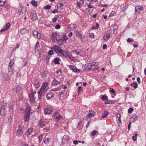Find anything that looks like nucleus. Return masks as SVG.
Instances as JSON below:
<instances>
[{
  "label": "nucleus",
  "mask_w": 146,
  "mask_h": 146,
  "mask_svg": "<svg viewBox=\"0 0 146 146\" xmlns=\"http://www.w3.org/2000/svg\"><path fill=\"white\" fill-rule=\"evenodd\" d=\"M51 49L53 50L57 54L62 56H66V55L64 53V50L62 49L59 45H54L51 48Z\"/></svg>",
  "instance_id": "nucleus-1"
},
{
  "label": "nucleus",
  "mask_w": 146,
  "mask_h": 146,
  "mask_svg": "<svg viewBox=\"0 0 146 146\" xmlns=\"http://www.w3.org/2000/svg\"><path fill=\"white\" fill-rule=\"evenodd\" d=\"M68 38L66 35H63L62 38L58 40L57 41V43L59 45H62L67 40Z\"/></svg>",
  "instance_id": "nucleus-2"
},
{
  "label": "nucleus",
  "mask_w": 146,
  "mask_h": 146,
  "mask_svg": "<svg viewBox=\"0 0 146 146\" xmlns=\"http://www.w3.org/2000/svg\"><path fill=\"white\" fill-rule=\"evenodd\" d=\"M26 8L23 7H21L18 10V12L20 15H21L25 14Z\"/></svg>",
  "instance_id": "nucleus-3"
},
{
  "label": "nucleus",
  "mask_w": 146,
  "mask_h": 146,
  "mask_svg": "<svg viewBox=\"0 0 146 146\" xmlns=\"http://www.w3.org/2000/svg\"><path fill=\"white\" fill-rule=\"evenodd\" d=\"M91 63L86 64L84 66L82 67L83 69L88 71L91 70Z\"/></svg>",
  "instance_id": "nucleus-4"
},
{
  "label": "nucleus",
  "mask_w": 146,
  "mask_h": 146,
  "mask_svg": "<svg viewBox=\"0 0 146 146\" xmlns=\"http://www.w3.org/2000/svg\"><path fill=\"white\" fill-rule=\"evenodd\" d=\"M38 98L39 100H40L45 94V90L40 89V91L38 92Z\"/></svg>",
  "instance_id": "nucleus-5"
},
{
  "label": "nucleus",
  "mask_w": 146,
  "mask_h": 146,
  "mask_svg": "<svg viewBox=\"0 0 146 146\" xmlns=\"http://www.w3.org/2000/svg\"><path fill=\"white\" fill-rule=\"evenodd\" d=\"M36 93V91H34V94H31L29 95V98L30 101L31 103H34L35 101V99L34 96V95Z\"/></svg>",
  "instance_id": "nucleus-6"
},
{
  "label": "nucleus",
  "mask_w": 146,
  "mask_h": 146,
  "mask_svg": "<svg viewBox=\"0 0 146 146\" xmlns=\"http://www.w3.org/2000/svg\"><path fill=\"white\" fill-rule=\"evenodd\" d=\"M94 9V7L93 6H91L90 4L88 5V8H87L85 9V11L86 12L89 13H91L93 11Z\"/></svg>",
  "instance_id": "nucleus-7"
},
{
  "label": "nucleus",
  "mask_w": 146,
  "mask_h": 146,
  "mask_svg": "<svg viewBox=\"0 0 146 146\" xmlns=\"http://www.w3.org/2000/svg\"><path fill=\"white\" fill-rule=\"evenodd\" d=\"M30 17L31 20L32 21H35L37 18L36 12L33 11V12L31 13L30 15Z\"/></svg>",
  "instance_id": "nucleus-8"
},
{
  "label": "nucleus",
  "mask_w": 146,
  "mask_h": 146,
  "mask_svg": "<svg viewBox=\"0 0 146 146\" xmlns=\"http://www.w3.org/2000/svg\"><path fill=\"white\" fill-rule=\"evenodd\" d=\"M26 114L25 116V120L27 122L29 119L31 110L29 109L28 111H26Z\"/></svg>",
  "instance_id": "nucleus-9"
},
{
  "label": "nucleus",
  "mask_w": 146,
  "mask_h": 146,
  "mask_svg": "<svg viewBox=\"0 0 146 146\" xmlns=\"http://www.w3.org/2000/svg\"><path fill=\"white\" fill-rule=\"evenodd\" d=\"M69 67L70 69L72 70L74 72H78L80 71L79 69H77L76 67L71 65L69 66Z\"/></svg>",
  "instance_id": "nucleus-10"
},
{
  "label": "nucleus",
  "mask_w": 146,
  "mask_h": 146,
  "mask_svg": "<svg viewBox=\"0 0 146 146\" xmlns=\"http://www.w3.org/2000/svg\"><path fill=\"white\" fill-rule=\"evenodd\" d=\"M8 74L9 75H12L15 73V71L13 70L12 66H8Z\"/></svg>",
  "instance_id": "nucleus-11"
},
{
  "label": "nucleus",
  "mask_w": 146,
  "mask_h": 146,
  "mask_svg": "<svg viewBox=\"0 0 146 146\" xmlns=\"http://www.w3.org/2000/svg\"><path fill=\"white\" fill-rule=\"evenodd\" d=\"M44 114H50L52 112V109L50 108H48L44 109Z\"/></svg>",
  "instance_id": "nucleus-12"
},
{
  "label": "nucleus",
  "mask_w": 146,
  "mask_h": 146,
  "mask_svg": "<svg viewBox=\"0 0 146 146\" xmlns=\"http://www.w3.org/2000/svg\"><path fill=\"white\" fill-rule=\"evenodd\" d=\"M97 64L96 62L92 63L91 70H93L95 69L97 70L98 69V67Z\"/></svg>",
  "instance_id": "nucleus-13"
},
{
  "label": "nucleus",
  "mask_w": 146,
  "mask_h": 146,
  "mask_svg": "<svg viewBox=\"0 0 146 146\" xmlns=\"http://www.w3.org/2000/svg\"><path fill=\"white\" fill-rule=\"evenodd\" d=\"M6 114V111L5 110L4 108H3V107H1V108L0 111V115L2 117L4 116Z\"/></svg>",
  "instance_id": "nucleus-14"
},
{
  "label": "nucleus",
  "mask_w": 146,
  "mask_h": 146,
  "mask_svg": "<svg viewBox=\"0 0 146 146\" xmlns=\"http://www.w3.org/2000/svg\"><path fill=\"white\" fill-rule=\"evenodd\" d=\"M33 36L35 37H37V38H39L40 37V33L36 30L34 31L33 32Z\"/></svg>",
  "instance_id": "nucleus-15"
},
{
  "label": "nucleus",
  "mask_w": 146,
  "mask_h": 146,
  "mask_svg": "<svg viewBox=\"0 0 146 146\" xmlns=\"http://www.w3.org/2000/svg\"><path fill=\"white\" fill-rule=\"evenodd\" d=\"M69 137L67 135H65L63 137L62 141L63 143H67L68 141Z\"/></svg>",
  "instance_id": "nucleus-16"
},
{
  "label": "nucleus",
  "mask_w": 146,
  "mask_h": 146,
  "mask_svg": "<svg viewBox=\"0 0 146 146\" xmlns=\"http://www.w3.org/2000/svg\"><path fill=\"white\" fill-rule=\"evenodd\" d=\"M94 112L90 111H89L88 114L86 115V117L88 118H90V117L94 116Z\"/></svg>",
  "instance_id": "nucleus-17"
},
{
  "label": "nucleus",
  "mask_w": 146,
  "mask_h": 146,
  "mask_svg": "<svg viewBox=\"0 0 146 146\" xmlns=\"http://www.w3.org/2000/svg\"><path fill=\"white\" fill-rule=\"evenodd\" d=\"M110 36V33H107L106 34L104 35L103 38L105 40H108Z\"/></svg>",
  "instance_id": "nucleus-18"
},
{
  "label": "nucleus",
  "mask_w": 146,
  "mask_h": 146,
  "mask_svg": "<svg viewBox=\"0 0 146 146\" xmlns=\"http://www.w3.org/2000/svg\"><path fill=\"white\" fill-rule=\"evenodd\" d=\"M54 96V94L52 93H48L46 95V98L48 100H49L52 98Z\"/></svg>",
  "instance_id": "nucleus-19"
},
{
  "label": "nucleus",
  "mask_w": 146,
  "mask_h": 146,
  "mask_svg": "<svg viewBox=\"0 0 146 146\" xmlns=\"http://www.w3.org/2000/svg\"><path fill=\"white\" fill-rule=\"evenodd\" d=\"M51 39L54 42H55L57 41L56 35L54 33L52 34L51 36Z\"/></svg>",
  "instance_id": "nucleus-20"
},
{
  "label": "nucleus",
  "mask_w": 146,
  "mask_h": 146,
  "mask_svg": "<svg viewBox=\"0 0 146 146\" xmlns=\"http://www.w3.org/2000/svg\"><path fill=\"white\" fill-rule=\"evenodd\" d=\"M48 83L46 82L44 83L42 85L40 88V89L45 90L46 89V87L47 86Z\"/></svg>",
  "instance_id": "nucleus-21"
},
{
  "label": "nucleus",
  "mask_w": 146,
  "mask_h": 146,
  "mask_svg": "<svg viewBox=\"0 0 146 146\" xmlns=\"http://www.w3.org/2000/svg\"><path fill=\"white\" fill-rule=\"evenodd\" d=\"M39 42H37L36 43L35 49L36 50H37V52L39 53L40 51V47L39 46Z\"/></svg>",
  "instance_id": "nucleus-22"
},
{
  "label": "nucleus",
  "mask_w": 146,
  "mask_h": 146,
  "mask_svg": "<svg viewBox=\"0 0 146 146\" xmlns=\"http://www.w3.org/2000/svg\"><path fill=\"white\" fill-rule=\"evenodd\" d=\"M53 61L56 64H59L60 60L59 58H56L54 59Z\"/></svg>",
  "instance_id": "nucleus-23"
},
{
  "label": "nucleus",
  "mask_w": 146,
  "mask_h": 146,
  "mask_svg": "<svg viewBox=\"0 0 146 146\" xmlns=\"http://www.w3.org/2000/svg\"><path fill=\"white\" fill-rule=\"evenodd\" d=\"M60 83V82L57 81L55 78H54V80L52 82V84L53 86L57 85V84H59Z\"/></svg>",
  "instance_id": "nucleus-24"
},
{
  "label": "nucleus",
  "mask_w": 146,
  "mask_h": 146,
  "mask_svg": "<svg viewBox=\"0 0 146 146\" xmlns=\"http://www.w3.org/2000/svg\"><path fill=\"white\" fill-rule=\"evenodd\" d=\"M64 53L66 55H66L70 59H71L72 58V56L69 53V52L67 51L66 50H64Z\"/></svg>",
  "instance_id": "nucleus-25"
},
{
  "label": "nucleus",
  "mask_w": 146,
  "mask_h": 146,
  "mask_svg": "<svg viewBox=\"0 0 146 146\" xmlns=\"http://www.w3.org/2000/svg\"><path fill=\"white\" fill-rule=\"evenodd\" d=\"M109 114V112L106 111H104L102 115V118L104 119L107 117Z\"/></svg>",
  "instance_id": "nucleus-26"
},
{
  "label": "nucleus",
  "mask_w": 146,
  "mask_h": 146,
  "mask_svg": "<svg viewBox=\"0 0 146 146\" xmlns=\"http://www.w3.org/2000/svg\"><path fill=\"white\" fill-rule=\"evenodd\" d=\"M75 25L74 24H71L68 25V28L70 29H75Z\"/></svg>",
  "instance_id": "nucleus-27"
},
{
  "label": "nucleus",
  "mask_w": 146,
  "mask_h": 146,
  "mask_svg": "<svg viewBox=\"0 0 146 146\" xmlns=\"http://www.w3.org/2000/svg\"><path fill=\"white\" fill-rule=\"evenodd\" d=\"M83 0H80L79 2H78L77 5L79 8L80 7V6H82L84 4Z\"/></svg>",
  "instance_id": "nucleus-28"
},
{
  "label": "nucleus",
  "mask_w": 146,
  "mask_h": 146,
  "mask_svg": "<svg viewBox=\"0 0 146 146\" xmlns=\"http://www.w3.org/2000/svg\"><path fill=\"white\" fill-rule=\"evenodd\" d=\"M74 33L76 36L78 38H80L82 36L80 33V31L78 30L75 31Z\"/></svg>",
  "instance_id": "nucleus-29"
},
{
  "label": "nucleus",
  "mask_w": 146,
  "mask_h": 146,
  "mask_svg": "<svg viewBox=\"0 0 146 146\" xmlns=\"http://www.w3.org/2000/svg\"><path fill=\"white\" fill-rule=\"evenodd\" d=\"M138 119V117L137 116H133L130 119L131 121L132 122H134Z\"/></svg>",
  "instance_id": "nucleus-30"
},
{
  "label": "nucleus",
  "mask_w": 146,
  "mask_h": 146,
  "mask_svg": "<svg viewBox=\"0 0 146 146\" xmlns=\"http://www.w3.org/2000/svg\"><path fill=\"white\" fill-rule=\"evenodd\" d=\"M58 113L56 112L54 114V115L56 116V118L58 120H59L62 117V116L60 115H58Z\"/></svg>",
  "instance_id": "nucleus-31"
},
{
  "label": "nucleus",
  "mask_w": 146,
  "mask_h": 146,
  "mask_svg": "<svg viewBox=\"0 0 146 146\" xmlns=\"http://www.w3.org/2000/svg\"><path fill=\"white\" fill-rule=\"evenodd\" d=\"M31 3L33 6L35 7H37V2L35 1H32L31 2Z\"/></svg>",
  "instance_id": "nucleus-32"
},
{
  "label": "nucleus",
  "mask_w": 146,
  "mask_h": 146,
  "mask_svg": "<svg viewBox=\"0 0 146 146\" xmlns=\"http://www.w3.org/2000/svg\"><path fill=\"white\" fill-rule=\"evenodd\" d=\"M33 131V129L31 128H29L26 132V134L27 135H30Z\"/></svg>",
  "instance_id": "nucleus-33"
},
{
  "label": "nucleus",
  "mask_w": 146,
  "mask_h": 146,
  "mask_svg": "<svg viewBox=\"0 0 146 146\" xmlns=\"http://www.w3.org/2000/svg\"><path fill=\"white\" fill-rule=\"evenodd\" d=\"M121 115L119 113H118L117 115L116 119L118 120L119 123H121Z\"/></svg>",
  "instance_id": "nucleus-34"
},
{
  "label": "nucleus",
  "mask_w": 146,
  "mask_h": 146,
  "mask_svg": "<svg viewBox=\"0 0 146 146\" xmlns=\"http://www.w3.org/2000/svg\"><path fill=\"white\" fill-rule=\"evenodd\" d=\"M130 85L132 87H133L135 89H136L137 87V84L136 82H134L133 84H131Z\"/></svg>",
  "instance_id": "nucleus-35"
},
{
  "label": "nucleus",
  "mask_w": 146,
  "mask_h": 146,
  "mask_svg": "<svg viewBox=\"0 0 146 146\" xmlns=\"http://www.w3.org/2000/svg\"><path fill=\"white\" fill-rule=\"evenodd\" d=\"M20 126H19V129L17 130V132L19 135H21L22 134L23 132L22 131V129H20Z\"/></svg>",
  "instance_id": "nucleus-36"
},
{
  "label": "nucleus",
  "mask_w": 146,
  "mask_h": 146,
  "mask_svg": "<svg viewBox=\"0 0 146 146\" xmlns=\"http://www.w3.org/2000/svg\"><path fill=\"white\" fill-rule=\"evenodd\" d=\"M5 0H0V6H3L5 3Z\"/></svg>",
  "instance_id": "nucleus-37"
},
{
  "label": "nucleus",
  "mask_w": 146,
  "mask_h": 146,
  "mask_svg": "<svg viewBox=\"0 0 146 146\" xmlns=\"http://www.w3.org/2000/svg\"><path fill=\"white\" fill-rule=\"evenodd\" d=\"M99 25L98 23H96V27L93 26L92 27L91 29L92 30L98 28Z\"/></svg>",
  "instance_id": "nucleus-38"
},
{
  "label": "nucleus",
  "mask_w": 146,
  "mask_h": 146,
  "mask_svg": "<svg viewBox=\"0 0 146 146\" xmlns=\"http://www.w3.org/2000/svg\"><path fill=\"white\" fill-rule=\"evenodd\" d=\"M137 133H135V134L134 136H132V138L133 141H135L137 140Z\"/></svg>",
  "instance_id": "nucleus-39"
},
{
  "label": "nucleus",
  "mask_w": 146,
  "mask_h": 146,
  "mask_svg": "<svg viewBox=\"0 0 146 146\" xmlns=\"http://www.w3.org/2000/svg\"><path fill=\"white\" fill-rule=\"evenodd\" d=\"M101 99L103 100H107L108 99V97L106 95H104L102 97Z\"/></svg>",
  "instance_id": "nucleus-40"
},
{
  "label": "nucleus",
  "mask_w": 146,
  "mask_h": 146,
  "mask_svg": "<svg viewBox=\"0 0 146 146\" xmlns=\"http://www.w3.org/2000/svg\"><path fill=\"white\" fill-rule=\"evenodd\" d=\"M22 88V87L20 86H17L16 87V92L19 91Z\"/></svg>",
  "instance_id": "nucleus-41"
},
{
  "label": "nucleus",
  "mask_w": 146,
  "mask_h": 146,
  "mask_svg": "<svg viewBox=\"0 0 146 146\" xmlns=\"http://www.w3.org/2000/svg\"><path fill=\"white\" fill-rule=\"evenodd\" d=\"M51 6L49 5H47L46 6H44V9H49L51 8Z\"/></svg>",
  "instance_id": "nucleus-42"
},
{
  "label": "nucleus",
  "mask_w": 146,
  "mask_h": 146,
  "mask_svg": "<svg viewBox=\"0 0 146 146\" xmlns=\"http://www.w3.org/2000/svg\"><path fill=\"white\" fill-rule=\"evenodd\" d=\"M14 62L13 59L12 60H10L8 66H12L13 65Z\"/></svg>",
  "instance_id": "nucleus-43"
},
{
  "label": "nucleus",
  "mask_w": 146,
  "mask_h": 146,
  "mask_svg": "<svg viewBox=\"0 0 146 146\" xmlns=\"http://www.w3.org/2000/svg\"><path fill=\"white\" fill-rule=\"evenodd\" d=\"M49 139L48 138L46 139L44 141V143L46 144H48L49 142Z\"/></svg>",
  "instance_id": "nucleus-44"
},
{
  "label": "nucleus",
  "mask_w": 146,
  "mask_h": 146,
  "mask_svg": "<svg viewBox=\"0 0 146 146\" xmlns=\"http://www.w3.org/2000/svg\"><path fill=\"white\" fill-rule=\"evenodd\" d=\"M1 106H2V107H3V108H4L3 107L4 106H6V103L5 102H4V101H3L1 102Z\"/></svg>",
  "instance_id": "nucleus-45"
},
{
  "label": "nucleus",
  "mask_w": 146,
  "mask_h": 146,
  "mask_svg": "<svg viewBox=\"0 0 146 146\" xmlns=\"http://www.w3.org/2000/svg\"><path fill=\"white\" fill-rule=\"evenodd\" d=\"M110 92L112 94H115V92L114 90L113 89L111 88H110Z\"/></svg>",
  "instance_id": "nucleus-46"
},
{
  "label": "nucleus",
  "mask_w": 146,
  "mask_h": 146,
  "mask_svg": "<svg viewBox=\"0 0 146 146\" xmlns=\"http://www.w3.org/2000/svg\"><path fill=\"white\" fill-rule=\"evenodd\" d=\"M97 133V131L96 130H94L91 133V135L92 136H95Z\"/></svg>",
  "instance_id": "nucleus-47"
},
{
  "label": "nucleus",
  "mask_w": 146,
  "mask_h": 146,
  "mask_svg": "<svg viewBox=\"0 0 146 146\" xmlns=\"http://www.w3.org/2000/svg\"><path fill=\"white\" fill-rule=\"evenodd\" d=\"M10 26V23H8L6 24L5 26V27L4 28H5V29H6V30H7L9 28V27Z\"/></svg>",
  "instance_id": "nucleus-48"
},
{
  "label": "nucleus",
  "mask_w": 146,
  "mask_h": 146,
  "mask_svg": "<svg viewBox=\"0 0 146 146\" xmlns=\"http://www.w3.org/2000/svg\"><path fill=\"white\" fill-rule=\"evenodd\" d=\"M42 136H43V135H40L38 137V139L39 140V143H40L41 142L42 139Z\"/></svg>",
  "instance_id": "nucleus-49"
},
{
  "label": "nucleus",
  "mask_w": 146,
  "mask_h": 146,
  "mask_svg": "<svg viewBox=\"0 0 146 146\" xmlns=\"http://www.w3.org/2000/svg\"><path fill=\"white\" fill-rule=\"evenodd\" d=\"M39 125L40 127H43L44 126V124L43 123V122L41 120L40 121L39 123Z\"/></svg>",
  "instance_id": "nucleus-50"
},
{
  "label": "nucleus",
  "mask_w": 146,
  "mask_h": 146,
  "mask_svg": "<svg viewBox=\"0 0 146 146\" xmlns=\"http://www.w3.org/2000/svg\"><path fill=\"white\" fill-rule=\"evenodd\" d=\"M34 86L35 88H38L40 86V83L37 82L34 84Z\"/></svg>",
  "instance_id": "nucleus-51"
},
{
  "label": "nucleus",
  "mask_w": 146,
  "mask_h": 146,
  "mask_svg": "<svg viewBox=\"0 0 146 146\" xmlns=\"http://www.w3.org/2000/svg\"><path fill=\"white\" fill-rule=\"evenodd\" d=\"M80 38L81 41L83 42H85L86 41V40L84 37H82L81 36Z\"/></svg>",
  "instance_id": "nucleus-52"
},
{
  "label": "nucleus",
  "mask_w": 146,
  "mask_h": 146,
  "mask_svg": "<svg viewBox=\"0 0 146 146\" xmlns=\"http://www.w3.org/2000/svg\"><path fill=\"white\" fill-rule=\"evenodd\" d=\"M112 101L111 100H108L105 103V104H110L112 103Z\"/></svg>",
  "instance_id": "nucleus-53"
},
{
  "label": "nucleus",
  "mask_w": 146,
  "mask_h": 146,
  "mask_svg": "<svg viewBox=\"0 0 146 146\" xmlns=\"http://www.w3.org/2000/svg\"><path fill=\"white\" fill-rule=\"evenodd\" d=\"M99 6H101L102 7H105L108 6V5L107 4L103 5L101 3H99Z\"/></svg>",
  "instance_id": "nucleus-54"
},
{
  "label": "nucleus",
  "mask_w": 146,
  "mask_h": 146,
  "mask_svg": "<svg viewBox=\"0 0 146 146\" xmlns=\"http://www.w3.org/2000/svg\"><path fill=\"white\" fill-rule=\"evenodd\" d=\"M133 111V108H129L128 110V113H131Z\"/></svg>",
  "instance_id": "nucleus-55"
},
{
  "label": "nucleus",
  "mask_w": 146,
  "mask_h": 146,
  "mask_svg": "<svg viewBox=\"0 0 146 146\" xmlns=\"http://www.w3.org/2000/svg\"><path fill=\"white\" fill-rule=\"evenodd\" d=\"M82 88L81 86H80L78 88V93L79 94L82 91Z\"/></svg>",
  "instance_id": "nucleus-56"
},
{
  "label": "nucleus",
  "mask_w": 146,
  "mask_h": 146,
  "mask_svg": "<svg viewBox=\"0 0 146 146\" xmlns=\"http://www.w3.org/2000/svg\"><path fill=\"white\" fill-rule=\"evenodd\" d=\"M128 6V4H127V5H125L124 7H123V11H125V10L127 8Z\"/></svg>",
  "instance_id": "nucleus-57"
},
{
  "label": "nucleus",
  "mask_w": 146,
  "mask_h": 146,
  "mask_svg": "<svg viewBox=\"0 0 146 146\" xmlns=\"http://www.w3.org/2000/svg\"><path fill=\"white\" fill-rule=\"evenodd\" d=\"M78 142H80V141H77L76 140H75L73 141V144L75 145L77 144Z\"/></svg>",
  "instance_id": "nucleus-58"
},
{
  "label": "nucleus",
  "mask_w": 146,
  "mask_h": 146,
  "mask_svg": "<svg viewBox=\"0 0 146 146\" xmlns=\"http://www.w3.org/2000/svg\"><path fill=\"white\" fill-rule=\"evenodd\" d=\"M53 51L52 50H50L48 51V54L49 55H52L53 54Z\"/></svg>",
  "instance_id": "nucleus-59"
},
{
  "label": "nucleus",
  "mask_w": 146,
  "mask_h": 146,
  "mask_svg": "<svg viewBox=\"0 0 146 146\" xmlns=\"http://www.w3.org/2000/svg\"><path fill=\"white\" fill-rule=\"evenodd\" d=\"M138 9L139 10V11H141L143 10V7L141 6H139L137 7Z\"/></svg>",
  "instance_id": "nucleus-60"
},
{
  "label": "nucleus",
  "mask_w": 146,
  "mask_h": 146,
  "mask_svg": "<svg viewBox=\"0 0 146 146\" xmlns=\"http://www.w3.org/2000/svg\"><path fill=\"white\" fill-rule=\"evenodd\" d=\"M16 76L17 77H20L21 76L20 72L19 71L18 72L16 73Z\"/></svg>",
  "instance_id": "nucleus-61"
},
{
  "label": "nucleus",
  "mask_w": 146,
  "mask_h": 146,
  "mask_svg": "<svg viewBox=\"0 0 146 146\" xmlns=\"http://www.w3.org/2000/svg\"><path fill=\"white\" fill-rule=\"evenodd\" d=\"M133 39H132V40H131V39L130 38H128L127 40V42H133Z\"/></svg>",
  "instance_id": "nucleus-62"
},
{
  "label": "nucleus",
  "mask_w": 146,
  "mask_h": 146,
  "mask_svg": "<svg viewBox=\"0 0 146 146\" xmlns=\"http://www.w3.org/2000/svg\"><path fill=\"white\" fill-rule=\"evenodd\" d=\"M60 26L59 25H57L55 26V28L56 29H59L60 28Z\"/></svg>",
  "instance_id": "nucleus-63"
},
{
  "label": "nucleus",
  "mask_w": 146,
  "mask_h": 146,
  "mask_svg": "<svg viewBox=\"0 0 146 146\" xmlns=\"http://www.w3.org/2000/svg\"><path fill=\"white\" fill-rule=\"evenodd\" d=\"M57 19L55 17L53 18L52 20V22L53 23H55L56 22V21L57 20Z\"/></svg>",
  "instance_id": "nucleus-64"
}]
</instances>
